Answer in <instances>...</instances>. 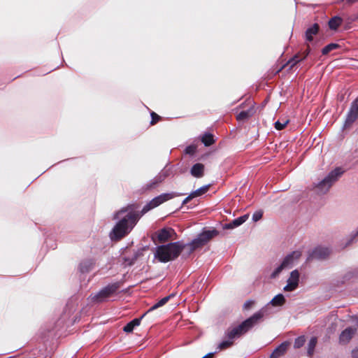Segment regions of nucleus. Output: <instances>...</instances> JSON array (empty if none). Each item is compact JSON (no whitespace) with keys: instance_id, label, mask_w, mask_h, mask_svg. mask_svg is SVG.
Returning <instances> with one entry per match:
<instances>
[{"instance_id":"1","label":"nucleus","mask_w":358,"mask_h":358,"mask_svg":"<svg viewBox=\"0 0 358 358\" xmlns=\"http://www.w3.org/2000/svg\"><path fill=\"white\" fill-rule=\"evenodd\" d=\"M182 195H183V194L178 192L162 194L147 203L141 210L140 215L134 211V205H131L127 206L125 209H122L116 214L115 218L121 217V219L116 224L110 233L111 239L119 240L123 238L131 231L141 216L164 202Z\"/></svg>"},{"instance_id":"2","label":"nucleus","mask_w":358,"mask_h":358,"mask_svg":"<svg viewBox=\"0 0 358 358\" xmlns=\"http://www.w3.org/2000/svg\"><path fill=\"white\" fill-rule=\"evenodd\" d=\"M267 313V308H261L241 324L231 329H228L225 333L224 339L219 344L217 348L220 350H225L234 345V340L245 334L252 327L257 324L264 314Z\"/></svg>"},{"instance_id":"3","label":"nucleus","mask_w":358,"mask_h":358,"mask_svg":"<svg viewBox=\"0 0 358 358\" xmlns=\"http://www.w3.org/2000/svg\"><path fill=\"white\" fill-rule=\"evenodd\" d=\"M185 248L180 241L159 245L156 248L155 257L160 262L166 263L176 259Z\"/></svg>"},{"instance_id":"4","label":"nucleus","mask_w":358,"mask_h":358,"mask_svg":"<svg viewBox=\"0 0 358 358\" xmlns=\"http://www.w3.org/2000/svg\"><path fill=\"white\" fill-rule=\"evenodd\" d=\"M343 171L340 168H337L331 171L327 177L315 185V189L318 194L327 193L332 185L343 174Z\"/></svg>"},{"instance_id":"5","label":"nucleus","mask_w":358,"mask_h":358,"mask_svg":"<svg viewBox=\"0 0 358 358\" xmlns=\"http://www.w3.org/2000/svg\"><path fill=\"white\" fill-rule=\"evenodd\" d=\"M218 231L215 229L203 231L199 234L190 243L188 244L191 251L205 245L210 239L216 236Z\"/></svg>"},{"instance_id":"6","label":"nucleus","mask_w":358,"mask_h":358,"mask_svg":"<svg viewBox=\"0 0 358 358\" xmlns=\"http://www.w3.org/2000/svg\"><path fill=\"white\" fill-rule=\"evenodd\" d=\"M301 256V252L296 250L287 255L282 264L278 266L271 273V277L275 278L283 269L291 267Z\"/></svg>"},{"instance_id":"7","label":"nucleus","mask_w":358,"mask_h":358,"mask_svg":"<svg viewBox=\"0 0 358 358\" xmlns=\"http://www.w3.org/2000/svg\"><path fill=\"white\" fill-rule=\"evenodd\" d=\"M120 287L119 283H113L108 285L98 293L91 295L92 301L97 303H101L107 300Z\"/></svg>"},{"instance_id":"8","label":"nucleus","mask_w":358,"mask_h":358,"mask_svg":"<svg viewBox=\"0 0 358 358\" xmlns=\"http://www.w3.org/2000/svg\"><path fill=\"white\" fill-rule=\"evenodd\" d=\"M358 118V98L352 103L350 110L348 113L343 128L348 129Z\"/></svg>"},{"instance_id":"9","label":"nucleus","mask_w":358,"mask_h":358,"mask_svg":"<svg viewBox=\"0 0 358 358\" xmlns=\"http://www.w3.org/2000/svg\"><path fill=\"white\" fill-rule=\"evenodd\" d=\"M299 273L297 270L291 272L290 276L287 280V284L284 287L283 290L285 292H292L295 290L299 285Z\"/></svg>"},{"instance_id":"10","label":"nucleus","mask_w":358,"mask_h":358,"mask_svg":"<svg viewBox=\"0 0 358 358\" xmlns=\"http://www.w3.org/2000/svg\"><path fill=\"white\" fill-rule=\"evenodd\" d=\"M176 235L175 231L171 228H164L157 232V238L159 242L165 243L169 240L174 239Z\"/></svg>"},{"instance_id":"11","label":"nucleus","mask_w":358,"mask_h":358,"mask_svg":"<svg viewBox=\"0 0 358 358\" xmlns=\"http://www.w3.org/2000/svg\"><path fill=\"white\" fill-rule=\"evenodd\" d=\"M357 332L356 327H349L344 329L339 336V343L341 344H347L348 343L352 337L355 335Z\"/></svg>"},{"instance_id":"12","label":"nucleus","mask_w":358,"mask_h":358,"mask_svg":"<svg viewBox=\"0 0 358 358\" xmlns=\"http://www.w3.org/2000/svg\"><path fill=\"white\" fill-rule=\"evenodd\" d=\"M329 254L330 250L329 248L324 247H317L313 250L308 259L310 260L313 259H324L327 257Z\"/></svg>"},{"instance_id":"13","label":"nucleus","mask_w":358,"mask_h":358,"mask_svg":"<svg viewBox=\"0 0 358 358\" xmlns=\"http://www.w3.org/2000/svg\"><path fill=\"white\" fill-rule=\"evenodd\" d=\"M285 302V298L282 294H279L276 295L273 299L264 307L262 308H267V313L264 314L263 317L266 315H268L271 314L269 306L272 305L273 306H282Z\"/></svg>"},{"instance_id":"14","label":"nucleus","mask_w":358,"mask_h":358,"mask_svg":"<svg viewBox=\"0 0 358 358\" xmlns=\"http://www.w3.org/2000/svg\"><path fill=\"white\" fill-rule=\"evenodd\" d=\"M288 343L284 342L277 347L271 353L270 358H279L285 354L287 350Z\"/></svg>"},{"instance_id":"15","label":"nucleus","mask_w":358,"mask_h":358,"mask_svg":"<svg viewBox=\"0 0 358 358\" xmlns=\"http://www.w3.org/2000/svg\"><path fill=\"white\" fill-rule=\"evenodd\" d=\"M146 313H144L140 318H135L131 322H129L128 324H127V325L124 326L123 328L124 331L126 333L132 332L136 327L140 325L141 319L145 315Z\"/></svg>"},{"instance_id":"16","label":"nucleus","mask_w":358,"mask_h":358,"mask_svg":"<svg viewBox=\"0 0 358 358\" xmlns=\"http://www.w3.org/2000/svg\"><path fill=\"white\" fill-rule=\"evenodd\" d=\"M190 173L194 177L201 178L204 174V165L201 163L194 164L192 167Z\"/></svg>"},{"instance_id":"17","label":"nucleus","mask_w":358,"mask_h":358,"mask_svg":"<svg viewBox=\"0 0 358 358\" xmlns=\"http://www.w3.org/2000/svg\"><path fill=\"white\" fill-rule=\"evenodd\" d=\"M319 31V25L317 24H314L310 27L308 28L306 31V40L307 41H312L313 40L314 36H315Z\"/></svg>"},{"instance_id":"18","label":"nucleus","mask_w":358,"mask_h":358,"mask_svg":"<svg viewBox=\"0 0 358 358\" xmlns=\"http://www.w3.org/2000/svg\"><path fill=\"white\" fill-rule=\"evenodd\" d=\"M255 113L253 106H250L249 109L247 110H243L240 112L237 116L236 119L238 121H242L248 119L250 117H251Z\"/></svg>"},{"instance_id":"19","label":"nucleus","mask_w":358,"mask_h":358,"mask_svg":"<svg viewBox=\"0 0 358 358\" xmlns=\"http://www.w3.org/2000/svg\"><path fill=\"white\" fill-rule=\"evenodd\" d=\"M165 178L166 175L164 173H159L147 185V189H152L155 187L159 183L162 182L165 179Z\"/></svg>"},{"instance_id":"20","label":"nucleus","mask_w":358,"mask_h":358,"mask_svg":"<svg viewBox=\"0 0 358 358\" xmlns=\"http://www.w3.org/2000/svg\"><path fill=\"white\" fill-rule=\"evenodd\" d=\"M343 20L338 16H335L329 21V26L331 29L336 30L341 24Z\"/></svg>"},{"instance_id":"21","label":"nucleus","mask_w":358,"mask_h":358,"mask_svg":"<svg viewBox=\"0 0 358 358\" xmlns=\"http://www.w3.org/2000/svg\"><path fill=\"white\" fill-rule=\"evenodd\" d=\"M170 298H171V296H165V297L162 298L157 303H156L152 307H150L149 308V310L147 311V313L151 312V311H152V310H155V309H157V308H158L159 307L163 306L164 305H165L169 301Z\"/></svg>"},{"instance_id":"22","label":"nucleus","mask_w":358,"mask_h":358,"mask_svg":"<svg viewBox=\"0 0 358 358\" xmlns=\"http://www.w3.org/2000/svg\"><path fill=\"white\" fill-rule=\"evenodd\" d=\"M201 141L206 146H210L214 143L213 136L211 134L206 133L202 136Z\"/></svg>"},{"instance_id":"23","label":"nucleus","mask_w":358,"mask_h":358,"mask_svg":"<svg viewBox=\"0 0 358 358\" xmlns=\"http://www.w3.org/2000/svg\"><path fill=\"white\" fill-rule=\"evenodd\" d=\"M209 189V185H204L198 189L192 192V194L193 195L194 198L201 196L205 193H206Z\"/></svg>"},{"instance_id":"24","label":"nucleus","mask_w":358,"mask_h":358,"mask_svg":"<svg viewBox=\"0 0 358 358\" xmlns=\"http://www.w3.org/2000/svg\"><path fill=\"white\" fill-rule=\"evenodd\" d=\"M317 344V338L316 337H313L310 340L308 345V355L309 357H311L313 355L315 348Z\"/></svg>"},{"instance_id":"25","label":"nucleus","mask_w":358,"mask_h":358,"mask_svg":"<svg viewBox=\"0 0 358 358\" xmlns=\"http://www.w3.org/2000/svg\"><path fill=\"white\" fill-rule=\"evenodd\" d=\"M309 52H310V50H309V47H308L302 58H300L299 56L296 55L294 57H292L291 59H289L288 63L291 65V66H292L295 65L296 63H298L300 60L305 59L308 56Z\"/></svg>"},{"instance_id":"26","label":"nucleus","mask_w":358,"mask_h":358,"mask_svg":"<svg viewBox=\"0 0 358 358\" xmlns=\"http://www.w3.org/2000/svg\"><path fill=\"white\" fill-rule=\"evenodd\" d=\"M249 217V215L246 214L243 216H241L235 220H233V224L234 226H236V227L243 224Z\"/></svg>"},{"instance_id":"27","label":"nucleus","mask_w":358,"mask_h":358,"mask_svg":"<svg viewBox=\"0 0 358 358\" xmlns=\"http://www.w3.org/2000/svg\"><path fill=\"white\" fill-rule=\"evenodd\" d=\"M338 48V45L336 43H330L326 45L322 50L323 55H327L330 52L331 50H335Z\"/></svg>"},{"instance_id":"28","label":"nucleus","mask_w":358,"mask_h":358,"mask_svg":"<svg viewBox=\"0 0 358 358\" xmlns=\"http://www.w3.org/2000/svg\"><path fill=\"white\" fill-rule=\"evenodd\" d=\"M92 266L90 262H83L80 264V270L82 273L87 272Z\"/></svg>"},{"instance_id":"29","label":"nucleus","mask_w":358,"mask_h":358,"mask_svg":"<svg viewBox=\"0 0 358 358\" xmlns=\"http://www.w3.org/2000/svg\"><path fill=\"white\" fill-rule=\"evenodd\" d=\"M288 122H289V120H283L282 121L278 120V121L275 122V128L277 130H282L285 127V126L287 124Z\"/></svg>"},{"instance_id":"30","label":"nucleus","mask_w":358,"mask_h":358,"mask_svg":"<svg viewBox=\"0 0 358 358\" xmlns=\"http://www.w3.org/2000/svg\"><path fill=\"white\" fill-rule=\"evenodd\" d=\"M306 342V338L304 336H299L295 339L294 341V348H299L302 347Z\"/></svg>"},{"instance_id":"31","label":"nucleus","mask_w":358,"mask_h":358,"mask_svg":"<svg viewBox=\"0 0 358 358\" xmlns=\"http://www.w3.org/2000/svg\"><path fill=\"white\" fill-rule=\"evenodd\" d=\"M262 215H263V212L262 210L255 211L252 215V220L254 222H257L262 219Z\"/></svg>"},{"instance_id":"32","label":"nucleus","mask_w":358,"mask_h":358,"mask_svg":"<svg viewBox=\"0 0 358 358\" xmlns=\"http://www.w3.org/2000/svg\"><path fill=\"white\" fill-rule=\"evenodd\" d=\"M196 150V147L194 145H191L185 148V152L188 155H194Z\"/></svg>"},{"instance_id":"33","label":"nucleus","mask_w":358,"mask_h":358,"mask_svg":"<svg viewBox=\"0 0 358 358\" xmlns=\"http://www.w3.org/2000/svg\"><path fill=\"white\" fill-rule=\"evenodd\" d=\"M151 116H152V120H151L152 124H155L160 118V117L154 112H152L151 113Z\"/></svg>"},{"instance_id":"34","label":"nucleus","mask_w":358,"mask_h":358,"mask_svg":"<svg viewBox=\"0 0 358 358\" xmlns=\"http://www.w3.org/2000/svg\"><path fill=\"white\" fill-rule=\"evenodd\" d=\"M192 199H194L193 195L190 193L182 201V205L187 204Z\"/></svg>"},{"instance_id":"35","label":"nucleus","mask_w":358,"mask_h":358,"mask_svg":"<svg viewBox=\"0 0 358 358\" xmlns=\"http://www.w3.org/2000/svg\"><path fill=\"white\" fill-rule=\"evenodd\" d=\"M357 236H358V230L355 234L351 235L350 238L347 245H349L351 243H352Z\"/></svg>"},{"instance_id":"36","label":"nucleus","mask_w":358,"mask_h":358,"mask_svg":"<svg viewBox=\"0 0 358 358\" xmlns=\"http://www.w3.org/2000/svg\"><path fill=\"white\" fill-rule=\"evenodd\" d=\"M235 227H236L234 226L233 221L224 224V229H234Z\"/></svg>"},{"instance_id":"37","label":"nucleus","mask_w":358,"mask_h":358,"mask_svg":"<svg viewBox=\"0 0 358 358\" xmlns=\"http://www.w3.org/2000/svg\"><path fill=\"white\" fill-rule=\"evenodd\" d=\"M235 227H236L234 226L233 221L224 224V229H234Z\"/></svg>"},{"instance_id":"38","label":"nucleus","mask_w":358,"mask_h":358,"mask_svg":"<svg viewBox=\"0 0 358 358\" xmlns=\"http://www.w3.org/2000/svg\"><path fill=\"white\" fill-rule=\"evenodd\" d=\"M254 302L252 301H248L245 303L244 304V308L245 309H248V308H250L252 305H253Z\"/></svg>"},{"instance_id":"39","label":"nucleus","mask_w":358,"mask_h":358,"mask_svg":"<svg viewBox=\"0 0 358 358\" xmlns=\"http://www.w3.org/2000/svg\"><path fill=\"white\" fill-rule=\"evenodd\" d=\"M352 358H358V348L352 351Z\"/></svg>"},{"instance_id":"40","label":"nucleus","mask_w":358,"mask_h":358,"mask_svg":"<svg viewBox=\"0 0 358 358\" xmlns=\"http://www.w3.org/2000/svg\"><path fill=\"white\" fill-rule=\"evenodd\" d=\"M214 355V353H208L202 358H213Z\"/></svg>"},{"instance_id":"41","label":"nucleus","mask_w":358,"mask_h":358,"mask_svg":"<svg viewBox=\"0 0 358 358\" xmlns=\"http://www.w3.org/2000/svg\"><path fill=\"white\" fill-rule=\"evenodd\" d=\"M351 275H352V273H349L346 275L345 278H347V280H350V278H351Z\"/></svg>"},{"instance_id":"42","label":"nucleus","mask_w":358,"mask_h":358,"mask_svg":"<svg viewBox=\"0 0 358 358\" xmlns=\"http://www.w3.org/2000/svg\"><path fill=\"white\" fill-rule=\"evenodd\" d=\"M357 326H358V322H357Z\"/></svg>"}]
</instances>
